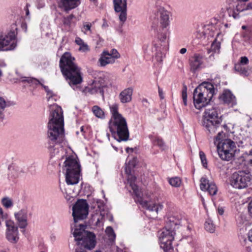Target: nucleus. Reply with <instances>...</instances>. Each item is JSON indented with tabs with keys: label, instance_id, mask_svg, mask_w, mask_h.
Returning a JSON list of instances; mask_svg holds the SVG:
<instances>
[{
	"label": "nucleus",
	"instance_id": "f257e3e1",
	"mask_svg": "<svg viewBox=\"0 0 252 252\" xmlns=\"http://www.w3.org/2000/svg\"><path fill=\"white\" fill-rule=\"evenodd\" d=\"M63 111L62 108L54 105L51 108L48 124V148L52 156L59 153V144L64 137Z\"/></svg>",
	"mask_w": 252,
	"mask_h": 252
},
{
	"label": "nucleus",
	"instance_id": "f03ea898",
	"mask_svg": "<svg viewBox=\"0 0 252 252\" xmlns=\"http://www.w3.org/2000/svg\"><path fill=\"white\" fill-rule=\"evenodd\" d=\"M228 25H223L220 23L213 24L209 23L201 25L196 32V36L205 42L212 41L210 51L219 54L220 48V43L224 34V29Z\"/></svg>",
	"mask_w": 252,
	"mask_h": 252
},
{
	"label": "nucleus",
	"instance_id": "7ed1b4c3",
	"mask_svg": "<svg viewBox=\"0 0 252 252\" xmlns=\"http://www.w3.org/2000/svg\"><path fill=\"white\" fill-rule=\"evenodd\" d=\"M75 59L69 52L64 53L60 61L61 72L69 86L74 90L80 88L77 85L83 81L81 68L74 62Z\"/></svg>",
	"mask_w": 252,
	"mask_h": 252
},
{
	"label": "nucleus",
	"instance_id": "20e7f679",
	"mask_svg": "<svg viewBox=\"0 0 252 252\" xmlns=\"http://www.w3.org/2000/svg\"><path fill=\"white\" fill-rule=\"evenodd\" d=\"M131 165L134 166L133 164ZM130 166L131 163L129 162L125 168V172L127 175L126 187H127L129 186L131 187L134 194V199L136 202L139 203L143 208L152 212L155 211L158 214L159 211L162 209L163 205L160 204L151 203L150 201L152 198V194L147 191L142 192L139 189L137 186L135 184L136 177L131 174Z\"/></svg>",
	"mask_w": 252,
	"mask_h": 252
},
{
	"label": "nucleus",
	"instance_id": "39448f33",
	"mask_svg": "<svg viewBox=\"0 0 252 252\" xmlns=\"http://www.w3.org/2000/svg\"><path fill=\"white\" fill-rule=\"evenodd\" d=\"M111 118L109 128L114 138L118 142L126 141L129 138V131L126 119L121 114L119 105L114 103L109 106Z\"/></svg>",
	"mask_w": 252,
	"mask_h": 252
},
{
	"label": "nucleus",
	"instance_id": "423d86ee",
	"mask_svg": "<svg viewBox=\"0 0 252 252\" xmlns=\"http://www.w3.org/2000/svg\"><path fill=\"white\" fill-rule=\"evenodd\" d=\"M181 216L178 215H171L167 218L165 227L158 233L160 247L163 251L172 250L175 230L181 224Z\"/></svg>",
	"mask_w": 252,
	"mask_h": 252
},
{
	"label": "nucleus",
	"instance_id": "0eeeda50",
	"mask_svg": "<svg viewBox=\"0 0 252 252\" xmlns=\"http://www.w3.org/2000/svg\"><path fill=\"white\" fill-rule=\"evenodd\" d=\"M215 94L213 85L209 82H203L194 91L193 102L195 107L201 109L210 102Z\"/></svg>",
	"mask_w": 252,
	"mask_h": 252
},
{
	"label": "nucleus",
	"instance_id": "6e6552de",
	"mask_svg": "<svg viewBox=\"0 0 252 252\" xmlns=\"http://www.w3.org/2000/svg\"><path fill=\"white\" fill-rule=\"evenodd\" d=\"M65 174V182L68 185L77 184L80 175V165L76 157L73 156L66 158L63 167Z\"/></svg>",
	"mask_w": 252,
	"mask_h": 252
},
{
	"label": "nucleus",
	"instance_id": "1a4fd4ad",
	"mask_svg": "<svg viewBox=\"0 0 252 252\" xmlns=\"http://www.w3.org/2000/svg\"><path fill=\"white\" fill-rule=\"evenodd\" d=\"M223 132L219 131L214 139V144L217 146V151L220 158L229 161L232 159L235 151V144L230 139H222Z\"/></svg>",
	"mask_w": 252,
	"mask_h": 252
},
{
	"label": "nucleus",
	"instance_id": "9d476101",
	"mask_svg": "<svg viewBox=\"0 0 252 252\" xmlns=\"http://www.w3.org/2000/svg\"><path fill=\"white\" fill-rule=\"evenodd\" d=\"M219 113L220 109L217 105L209 107L204 111L202 125L211 134L215 133L220 128L221 120L218 116Z\"/></svg>",
	"mask_w": 252,
	"mask_h": 252
},
{
	"label": "nucleus",
	"instance_id": "9b49d317",
	"mask_svg": "<svg viewBox=\"0 0 252 252\" xmlns=\"http://www.w3.org/2000/svg\"><path fill=\"white\" fill-rule=\"evenodd\" d=\"M72 231L78 247H83L88 249H93L95 246V236L92 232L85 231L86 226L79 224L75 226Z\"/></svg>",
	"mask_w": 252,
	"mask_h": 252
},
{
	"label": "nucleus",
	"instance_id": "f8f14e48",
	"mask_svg": "<svg viewBox=\"0 0 252 252\" xmlns=\"http://www.w3.org/2000/svg\"><path fill=\"white\" fill-rule=\"evenodd\" d=\"M170 34V32L168 28L162 29L158 34L157 39L154 44L152 52H155L156 58L158 62L162 61L164 52L168 48Z\"/></svg>",
	"mask_w": 252,
	"mask_h": 252
},
{
	"label": "nucleus",
	"instance_id": "ddd939ff",
	"mask_svg": "<svg viewBox=\"0 0 252 252\" xmlns=\"http://www.w3.org/2000/svg\"><path fill=\"white\" fill-rule=\"evenodd\" d=\"M252 183V175L248 170H238L235 172L230 179V184L236 189H243Z\"/></svg>",
	"mask_w": 252,
	"mask_h": 252
},
{
	"label": "nucleus",
	"instance_id": "4468645a",
	"mask_svg": "<svg viewBox=\"0 0 252 252\" xmlns=\"http://www.w3.org/2000/svg\"><path fill=\"white\" fill-rule=\"evenodd\" d=\"M108 80L107 73L104 72H97V77H95L93 82L85 87L84 91L85 93L91 94L99 93L103 94V87L105 86Z\"/></svg>",
	"mask_w": 252,
	"mask_h": 252
},
{
	"label": "nucleus",
	"instance_id": "2eb2a0df",
	"mask_svg": "<svg viewBox=\"0 0 252 252\" xmlns=\"http://www.w3.org/2000/svg\"><path fill=\"white\" fill-rule=\"evenodd\" d=\"M89 207L85 200H78L74 205L72 208V216L73 217L74 223L71 224V231L75 228V225L79 220L85 219L88 215Z\"/></svg>",
	"mask_w": 252,
	"mask_h": 252
},
{
	"label": "nucleus",
	"instance_id": "dca6fc26",
	"mask_svg": "<svg viewBox=\"0 0 252 252\" xmlns=\"http://www.w3.org/2000/svg\"><path fill=\"white\" fill-rule=\"evenodd\" d=\"M17 32L11 31L6 34H0V52L14 50L17 46Z\"/></svg>",
	"mask_w": 252,
	"mask_h": 252
},
{
	"label": "nucleus",
	"instance_id": "f3484780",
	"mask_svg": "<svg viewBox=\"0 0 252 252\" xmlns=\"http://www.w3.org/2000/svg\"><path fill=\"white\" fill-rule=\"evenodd\" d=\"M5 238L11 243L16 244L19 239V232L18 226L13 221L6 223Z\"/></svg>",
	"mask_w": 252,
	"mask_h": 252
},
{
	"label": "nucleus",
	"instance_id": "a211bd4d",
	"mask_svg": "<svg viewBox=\"0 0 252 252\" xmlns=\"http://www.w3.org/2000/svg\"><path fill=\"white\" fill-rule=\"evenodd\" d=\"M14 215L20 228L24 229L28 225V220L31 217L32 213L27 208H24L15 212Z\"/></svg>",
	"mask_w": 252,
	"mask_h": 252
},
{
	"label": "nucleus",
	"instance_id": "6ab92c4d",
	"mask_svg": "<svg viewBox=\"0 0 252 252\" xmlns=\"http://www.w3.org/2000/svg\"><path fill=\"white\" fill-rule=\"evenodd\" d=\"M115 10L120 12L119 19L124 23L126 19L127 3L126 0H113Z\"/></svg>",
	"mask_w": 252,
	"mask_h": 252
},
{
	"label": "nucleus",
	"instance_id": "aec40b11",
	"mask_svg": "<svg viewBox=\"0 0 252 252\" xmlns=\"http://www.w3.org/2000/svg\"><path fill=\"white\" fill-rule=\"evenodd\" d=\"M20 81H21L22 82H27L28 83L36 85V84H40V82L38 80H37L35 78H29V77H22L20 78ZM40 85L44 88V89L45 90V91H46V92L47 93L48 100L49 101H56V99L55 97L56 96L54 95V94H53L52 91H51L50 90H49V88L47 86H45L43 84H41V83H40Z\"/></svg>",
	"mask_w": 252,
	"mask_h": 252
},
{
	"label": "nucleus",
	"instance_id": "412c9836",
	"mask_svg": "<svg viewBox=\"0 0 252 252\" xmlns=\"http://www.w3.org/2000/svg\"><path fill=\"white\" fill-rule=\"evenodd\" d=\"M200 189L203 191H208L211 195H214L217 192V188L213 182H210L205 177H202L200 179Z\"/></svg>",
	"mask_w": 252,
	"mask_h": 252
},
{
	"label": "nucleus",
	"instance_id": "4be33fe9",
	"mask_svg": "<svg viewBox=\"0 0 252 252\" xmlns=\"http://www.w3.org/2000/svg\"><path fill=\"white\" fill-rule=\"evenodd\" d=\"M220 101L229 107H233L236 104V100L235 96L229 90H225L219 96Z\"/></svg>",
	"mask_w": 252,
	"mask_h": 252
},
{
	"label": "nucleus",
	"instance_id": "5701e85b",
	"mask_svg": "<svg viewBox=\"0 0 252 252\" xmlns=\"http://www.w3.org/2000/svg\"><path fill=\"white\" fill-rule=\"evenodd\" d=\"M81 3V0H60L59 6L64 11H69L75 8Z\"/></svg>",
	"mask_w": 252,
	"mask_h": 252
},
{
	"label": "nucleus",
	"instance_id": "b1692460",
	"mask_svg": "<svg viewBox=\"0 0 252 252\" xmlns=\"http://www.w3.org/2000/svg\"><path fill=\"white\" fill-rule=\"evenodd\" d=\"M62 21L65 31L69 32L75 26L77 19L74 15L71 14L63 17Z\"/></svg>",
	"mask_w": 252,
	"mask_h": 252
},
{
	"label": "nucleus",
	"instance_id": "393cba45",
	"mask_svg": "<svg viewBox=\"0 0 252 252\" xmlns=\"http://www.w3.org/2000/svg\"><path fill=\"white\" fill-rule=\"evenodd\" d=\"M203 63V57L199 54H195L189 61L191 70L195 71L201 67Z\"/></svg>",
	"mask_w": 252,
	"mask_h": 252
},
{
	"label": "nucleus",
	"instance_id": "a878e982",
	"mask_svg": "<svg viewBox=\"0 0 252 252\" xmlns=\"http://www.w3.org/2000/svg\"><path fill=\"white\" fill-rule=\"evenodd\" d=\"M133 89L132 87H128L123 90L119 95V98L122 103L130 102L132 100Z\"/></svg>",
	"mask_w": 252,
	"mask_h": 252
},
{
	"label": "nucleus",
	"instance_id": "bb28decb",
	"mask_svg": "<svg viewBox=\"0 0 252 252\" xmlns=\"http://www.w3.org/2000/svg\"><path fill=\"white\" fill-rule=\"evenodd\" d=\"M115 62L114 59L109 55L108 51H103L100 55L98 63L99 66L104 67L108 64L114 63Z\"/></svg>",
	"mask_w": 252,
	"mask_h": 252
},
{
	"label": "nucleus",
	"instance_id": "cd10ccee",
	"mask_svg": "<svg viewBox=\"0 0 252 252\" xmlns=\"http://www.w3.org/2000/svg\"><path fill=\"white\" fill-rule=\"evenodd\" d=\"M159 22L162 29H167L170 25V12L165 10H161Z\"/></svg>",
	"mask_w": 252,
	"mask_h": 252
},
{
	"label": "nucleus",
	"instance_id": "c85d7f7f",
	"mask_svg": "<svg viewBox=\"0 0 252 252\" xmlns=\"http://www.w3.org/2000/svg\"><path fill=\"white\" fill-rule=\"evenodd\" d=\"M108 215V211L106 210H102L100 212H97L93 215V220H96V224L101 226L103 224L105 217Z\"/></svg>",
	"mask_w": 252,
	"mask_h": 252
},
{
	"label": "nucleus",
	"instance_id": "c756f323",
	"mask_svg": "<svg viewBox=\"0 0 252 252\" xmlns=\"http://www.w3.org/2000/svg\"><path fill=\"white\" fill-rule=\"evenodd\" d=\"M149 138L154 145H157L162 150L165 149V144L163 140L159 137L157 136L154 134H150Z\"/></svg>",
	"mask_w": 252,
	"mask_h": 252
},
{
	"label": "nucleus",
	"instance_id": "7c9ffc66",
	"mask_svg": "<svg viewBox=\"0 0 252 252\" xmlns=\"http://www.w3.org/2000/svg\"><path fill=\"white\" fill-rule=\"evenodd\" d=\"M9 102L2 96H0V119L3 120L5 118L6 108L9 107Z\"/></svg>",
	"mask_w": 252,
	"mask_h": 252
},
{
	"label": "nucleus",
	"instance_id": "2f4dec72",
	"mask_svg": "<svg viewBox=\"0 0 252 252\" xmlns=\"http://www.w3.org/2000/svg\"><path fill=\"white\" fill-rule=\"evenodd\" d=\"M75 42L79 46V51L81 52L86 53L90 51V48L88 44L85 43L81 38L76 37Z\"/></svg>",
	"mask_w": 252,
	"mask_h": 252
},
{
	"label": "nucleus",
	"instance_id": "473e14b6",
	"mask_svg": "<svg viewBox=\"0 0 252 252\" xmlns=\"http://www.w3.org/2000/svg\"><path fill=\"white\" fill-rule=\"evenodd\" d=\"M94 115L97 118L100 119H104L105 118V113L103 109L97 105L94 106L92 108Z\"/></svg>",
	"mask_w": 252,
	"mask_h": 252
},
{
	"label": "nucleus",
	"instance_id": "72a5a7b5",
	"mask_svg": "<svg viewBox=\"0 0 252 252\" xmlns=\"http://www.w3.org/2000/svg\"><path fill=\"white\" fill-rule=\"evenodd\" d=\"M235 70L236 71L239 72L241 75L245 76H248L251 72V70L250 69L246 68L241 64H235Z\"/></svg>",
	"mask_w": 252,
	"mask_h": 252
},
{
	"label": "nucleus",
	"instance_id": "f704fd0d",
	"mask_svg": "<svg viewBox=\"0 0 252 252\" xmlns=\"http://www.w3.org/2000/svg\"><path fill=\"white\" fill-rule=\"evenodd\" d=\"M1 203L2 206L6 209L11 208L14 205L13 199L8 196H4L2 198Z\"/></svg>",
	"mask_w": 252,
	"mask_h": 252
},
{
	"label": "nucleus",
	"instance_id": "c9c22d12",
	"mask_svg": "<svg viewBox=\"0 0 252 252\" xmlns=\"http://www.w3.org/2000/svg\"><path fill=\"white\" fill-rule=\"evenodd\" d=\"M169 184L173 187H179L182 184V180L180 178L178 177L168 178Z\"/></svg>",
	"mask_w": 252,
	"mask_h": 252
},
{
	"label": "nucleus",
	"instance_id": "e433bc0d",
	"mask_svg": "<svg viewBox=\"0 0 252 252\" xmlns=\"http://www.w3.org/2000/svg\"><path fill=\"white\" fill-rule=\"evenodd\" d=\"M9 221H13V220L7 219V214H4L2 208L0 207V229L2 227L4 223H5L6 226V223Z\"/></svg>",
	"mask_w": 252,
	"mask_h": 252
},
{
	"label": "nucleus",
	"instance_id": "4c0bfd02",
	"mask_svg": "<svg viewBox=\"0 0 252 252\" xmlns=\"http://www.w3.org/2000/svg\"><path fill=\"white\" fill-rule=\"evenodd\" d=\"M92 24L89 22H85L83 24L81 28V31L85 34H90L92 33L91 27Z\"/></svg>",
	"mask_w": 252,
	"mask_h": 252
},
{
	"label": "nucleus",
	"instance_id": "58836bf2",
	"mask_svg": "<svg viewBox=\"0 0 252 252\" xmlns=\"http://www.w3.org/2000/svg\"><path fill=\"white\" fill-rule=\"evenodd\" d=\"M205 228L211 233H213L215 230V226L212 220L208 219L205 222Z\"/></svg>",
	"mask_w": 252,
	"mask_h": 252
},
{
	"label": "nucleus",
	"instance_id": "ea45409f",
	"mask_svg": "<svg viewBox=\"0 0 252 252\" xmlns=\"http://www.w3.org/2000/svg\"><path fill=\"white\" fill-rule=\"evenodd\" d=\"M105 232L110 240L113 241L115 239L116 235L112 227L111 226L107 227L105 230Z\"/></svg>",
	"mask_w": 252,
	"mask_h": 252
},
{
	"label": "nucleus",
	"instance_id": "a19ab883",
	"mask_svg": "<svg viewBox=\"0 0 252 252\" xmlns=\"http://www.w3.org/2000/svg\"><path fill=\"white\" fill-rule=\"evenodd\" d=\"M237 223L239 226L246 225L248 222L246 216L244 215L240 214L237 219Z\"/></svg>",
	"mask_w": 252,
	"mask_h": 252
},
{
	"label": "nucleus",
	"instance_id": "79ce46f5",
	"mask_svg": "<svg viewBox=\"0 0 252 252\" xmlns=\"http://www.w3.org/2000/svg\"><path fill=\"white\" fill-rule=\"evenodd\" d=\"M199 157H200V158L201 161L202 165L203 166V167L206 168L207 166V162L206 156H205L204 153L202 151H200L199 152Z\"/></svg>",
	"mask_w": 252,
	"mask_h": 252
},
{
	"label": "nucleus",
	"instance_id": "37998d69",
	"mask_svg": "<svg viewBox=\"0 0 252 252\" xmlns=\"http://www.w3.org/2000/svg\"><path fill=\"white\" fill-rule=\"evenodd\" d=\"M96 204L97 206V208L98 210H96V212H100L101 211H102V210H105V206L104 204L102 201L101 200L98 199L96 201Z\"/></svg>",
	"mask_w": 252,
	"mask_h": 252
},
{
	"label": "nucleus",
	"instance_id": "c03bdc74",
	"mask_svg": "<svg viewBox=\"0 0 252 252\" xmlns=\"http://www.w3.org/2000/svg\"><path fill=\"white\" fill-rule=\"evenodd\" d=\"M109 55L114 59V60H116L120 58V55L117 50L115 49L111 50V52L109 53Z\"/></svg>",
	"mask_w": 252,
	"mask_h": 252
},
{
	"label": "nucleus",
	"instance_id": "a18cd8bd",
	"mask_svg": "<svg viewBox=\"0 0 252 252\" xmlns=\"http://www.w3.org/2000/svg\"><path fill=\"white\" fill-rule=\"evenodd\" d=\"M182 98L184 104L186 106L187 105V93L186 87L182 90Z\"/></svg>",
	"mask_w": 252,
	"mask_h": 252
},
{
	"label": "nucleus",
	"instance_id": "49530a36",
	"mask_svg": "<svg viewBox=\"0 0 252 252\" xmlns=\"http://www.w3.org/2000/svg\"><path fill=\"white\" fill-rule=\"evenodd\" d=\"M151 48L149 47V46H148V45H144L143 46V49L145 55H147L148 56L152 55L151 54L150 51H149V50L151 49Z\"/></svg>",
	"mask_w": 252,
	"mask_h": 252
},
{
	"label": "nucleus",
	"instance_id": "de8ad7c7",
	"mask_svg": "<svg viewBox=\"0 0 252 252\" xmlns=\"http://www.w3.org/2000/svg\"><path fill=\"white\" fill-rule=\"evenodd\" d=\"M249 63V60L247 57L244 56L242 57L240 59V63L239 64L241 65L247 64Z\"/></svg>",
	"mask_w": 252,
	"mask_h": 252
},
{
	"label": "nucleus",
	"instance_id": "09e8293b",
	"mask_svg": "<svg viewBox=\"0 0 252 252\" xmlns=\"http://www.w3.org/2000/svg\"><path fill=\"white\" fill-rule=\"evenodd\" d=\"M30 5L29 4H27L26 6L24 7V11H25L26 18L28 19H30V11L29 9V7Z\"/></svg>",
	"mask_w": 252,
	"mask_h": 252
},
{
	"label": "nucleus",
	"instance_id": "8fccbe9b",
	"mask_svg": "<svg viewBox=\"0 0 252 252\" xmlns=\"http://www.w3.org/2000/svg\"><path fill=\"white\" fill-rule=\"evenodd\" d=\"M158 94H159L160 98L161 99H163L164 98V95H163L162 90L161 88H160L159 87H158Z\"/></svg>",
	"mask_w": 252,
	"mask_h": 252
},
{
	"label": "nucleus",
	"instance_id": "3c124183",
	"mask_svg": "<svg viewBox=\"0 0 252 252\" xmlns=\"http://www.w3.org/2000/svg\"><path fill=\"white\" fill-rule=\"evenodd\" d=\"M248 210L250 214L252 216V200L249 204Z\"/></svg>",
	"mask_w": 252,
	"mask_h": 252
},
{
	"label": "nucleus",
	"instance_id": "603ef678",
	"mask_svg": "<svg viewBox=\"0 0 252 252\" xmlns=\"http://www.w3.org/2000/svg\"><path fill=\"white\" fill-rule=\"evenodd\" d=\"M248 235L249 240L252 242V228L249 230Z\"/></svg>",
	"mask_w": 252,
	"mask_h": 252
},
{
	"label": "nucleus",
	"instance_id": "864d4df0",
	"mask_svg": "<svg viewBox=\"0 0 252 252\" xmlns=\"http://www.w3.org/2000/svg\"><path fill=\"white\" fill-rule=\"evenodd\" d=\"M75 252H86L85 250L80 248L79 247H77L75 250Z\"/></svg>",
	"mask_w": 252,
	"mask_h": 252
},
{
	"label": "nucleus",
	"instance_id": "5fc2aeb1",
	"mask_svg": "<svg viewBox=\"0 0 252 252\" xmlns=\"http://www.w3.org/2000/svg\"><path fill=\"white\" fill-rule=\"evenodd\" d=\"M218 212L220 215H222L224 213V210L222 207H219L218 209Z\"/></svg>",
	"mask_w": 252,
	"mask_h": 252
},
{
	"label": "nucleus",
	"instance_id": "6e6d98bb",
	"mask_svg": "<svg viewBox=\"0 0 252 252\" xmlns=\"http://www.w3.org/2000/svg\"><path fill=\"white\" fill-rule=\"evenodd\" d=\"M87 129V127L85 126H82L80 127V131L81 132H82L83 135H84V133L86 132Z\"/></svg>",
	"mask_w": 252,
	"mask_h": 252
},
{
	"label": "nucleus",
	"instance_id": "4d7b16f0",
	"mask_svg": "<svg viewBox=\"0 0 252 252\" xmlns=\"http://www.w3.org/2000/svg\"><path fill=\"white\" fill-rule=\"evenodd\" d=\"M179 52L181 54H184L187 52V49L185 48H183L180 49Z\"/></svg>",
	"mask_w": 252,
	"mask_h": 252
},
{
	"label": "nucleus",
	"instance_id": "13d9d810",
	"mask_svg": "<svg viewBox=\"0 0 252 252\" xmlns=\"http://www.w3.org/2000/svg\"><path fill=\"white\" fill-rule=\"evenodd\" d=\"M209 59L211 61H213L214 60V55L213 53L210 55Z\"/></svg>",
	"mask_w": 252,
	"mask_h": 252
},
{
	"label": "nucleus",
	"instance_id": "bf43d9fd",
	"mask_svg": "<svg viewBox=\"0 0 252 252\" xmlns=\"http://www.w3.org/2000/svg\"><path fill=\"white\" fill-rule=\"evenodd\" d=\"M248 7L249 10L252 9V2L248 4Z\"/></svg>",
	"mask_w": 252,
	"mask_h": 252
},
{
	"label": "nucleus",
	"instance_id": "052dcab7",
	"mask_svg": "<svg viewBox=\"0 0 252 252\" xmlns=\"http://www.w3.org/2000/svg\"><path fill=\"white\" fill-rule=\"evenodd\" d=\"M247 162L248 164L252 166V159H248Z\"/></svg>",
	"mask_w": 252,
	"mask_h": 252
},
{
	"label": "nucleus",
	"instance_id": "680f3d73",
	"mask_svg": "<svg viewBox=\"0 0 252 252\" xmlns=\"http://www.w3.org/2000/svg\"><path fill=\"white\" fill-rule=\"evenodd\" d=\"M142 102H143V104H144V103H148V100L146 98H143L142 99Z\"/></svg>",
	"mask_w": 252,
	"mask_h": 252
},
{
	"label": "nucleus",
	"instance_id": "e2e57ef3",
	"mask_svg": "<svg viewBox=\"0 0 252 252\" xmlns=\"http://www.w3.org/2000/svg\"><path fill=\"white\" fill-rule=\"evenodd\" d=\"M249 155L252 156V149L250 151Z\"/></svg>",
	"mask_w": 252,
	"mask_h": 252
},
{
	"label": "nucleus",
	"instance_id": "0e129e2a",
	"mask_svg": "<svg viewBox=\"0 0 252 252\" xmlns=\"http://www.w3.org/2000/svg\"><path fill=\"white\" fill-rule=\"evenodd\" d=\"M106 135L108 138L109 139L110 134L109 133H107Z\"/></svg>",
	"mask_w": 252,
	"mask_h": 252
},
{
	"label": "nucleus",
	"instance_id": "69168bd1",
	"mask_svg": "<svg viewBox=\"0 0 252 252\" xmlns=\"http://www.w3.org/2000/svg\"><path fill=\"white\" fill-rule=\"evenodd\" d=\"M239 160H243V157H241V158H240L239 159H238Z\"/></svg>",
	"mask_w": 252,
	"mask_h": 252
},
{
	"label": "nucleus",
	"instance_id": "338daca9",
	"mask_svg": "<svg viewBox=\"0 0 252 252\" xmlns=\"http://www.w3.org/2000/svg\"><path fill=\"white\" fill-rule=\"evenodd\" d=\"M164 252H171V250L169 251H164Z\"/></svg>",
	"mask_w": 252,
	"mask_h": 252
},
{
	"label": "nucleus",
	"instance_id": "774afa93",
	"mask_svg": "<svg viewBox=\"0 0 252 252\" xmlns=\"http://www.w3.org/2000/svg\"><path fill=\"white\" fill-rule=\"evenodd\" d=\"M0 252H6L3 250H0Z\"/></svg>",
	"mask_w": 252,
	"mask_h": 252
}]
</instances>
